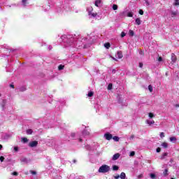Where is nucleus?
I'll list each match as a JSON object with an SVG mask.
<instances>
[{"instance_id": "obj_1", "label": "nucleus", "mask_w": 179, "mask_h": 179, "mask_svg": "<svg viewBox=\"0 0 179 179\" xmlns=\"http://www.w3.org/2000/svg\"><path fill=\"white\" fill-rule=\"evenodd\" d=\"M67 39L64 41L66 43L67 46L75 47V38H73L71 35L66 36Z\"/></svg>"}, {"instance_id": "obj_2", "label": "nucleus", "mask_w": 179, "mask_h": 179, "mask_svg": "<svg viewBox=\"0 0 179 179\" xmlns=\"http://www.w3.org/2000/svg\"><path fill=\"white\" fill-rule=\"evenodd\" d=\"M110 170V166L108 165H102L99 169V173H108Z\"/></svg>"}, {"instance_id": "obj_3", "label": "nucleus", "mask_w": 179, "mask_h": 179, "mask_svg": "<svg viewBox=\"0 0 179 179\" xmlns=\"http://www.w3.org/2000/svg\"><path fill=\"white\" fill-rule=\"evenodd\" d=\"M90 17H96L97 16L96 13H93V7L90 6L87 8Z\"/></svg>"}, {"instance_id": "obj_4", "label": "nucleus", "mask_w": 179, "mask_h": 179, "mask_svg": "<svg viewBox=\"0 0 179 179\" xmlns=\"http://www.w3.org/2000/svg\"><path fill=\"white\" fill-rule=\"evenodd\" d=\"M71 136L73 139H79L80 142H82V136L79 135V133H72Z\"/></svg>"}, {"instance_id": "obj_5", "label": "nucleus", "mask_w": 179, "mask_h": 179, "mask_svg": "<svg viewBox=\"0 0 179 179\" xmlns=\"http://www.w3.org/2000/svg\"><path fill=\"white\" fill-rule=\"evenodd\" d=\"M104 138L107 141H111V139H113V135H111V134H110V133H106L104 134Z\"/></svg>"}, {"instance_id": "obj_6", "label": "nucleus", "mask_w": 179, "mask_h": 179, "mask_svg": "<svg viewBox=\"0 0 179 179\" xmlns=\"http://www.w3.org/2000/svg\"><path fill=\"white\" fill-rule=\"evenodd\" d=\"M38 145V142L37 141H34L31 143H29L30 148H36Z\"/></svg>"}, {"instance_id": "obj_7", "label": "nucleus", "mask_w": 179, "mask_h": 179, "mask_svg": "<svg viewBox=\"0 0 179 179\" xmlns=\"http://www.w3.org/2000/svg\"><path fill=\"white\" fill-rule=\"evenodd\" d=\"M1 106L2 107V109L3 110H5V109L6 108V99H3L2 101L1 102Z\"/></svg>"}, {"instance_id": "obj_8", "label": "nucleus", "mask_w": 179, "mask_h": 179, "mask_svg": "<svg viewBox=\"0 0 179 179\" xmlns=\"http://www.w3.org/2000/svg\"><path fill=\"white\" fill-rule=\"evenodd\" d=\"M120 153H116L115 154L113 157H112V160L115 161V160H118V159H120Z\"/></svg>"}, {"instance_id": "obj_9", "label": "nucleus", "mask_w": 179, "mask_h": 179, "mask_svg": "<svg viewBox=\"0 0 179 179\" xmlns=\"http://www.w3.org/2000/svg\"><path fill=\"white\" fill-rule=\"evenodd\" d=\"M146 124H148V125H153V124H155V120H147L145 121Z\"/></svg>"}, {"instance_id": "obj_10", "label": "nucleus", "mask_w": 179, "mask_h": 179, "mask_svg": "<svg viewBox=\"0 0 179 179\" xmlns=\"http://www.w3.org/2000/svg\"><path fill=\"white\" fill-rule=\"evenodd\" d=\"M95 6H101V0H96L94 3Z\"/></svg>"}, {"instance_id": "obj_11", "label": "nucleus", "mask_w": 179, "mask_h": 179, "mask_svg": "<svg viewBox=\"0 0 179 179\" xmlns=\"http://www.w3.org/2000/svg\"><path fill=\"white\" fill-rule=\"evenodd\" d=\"M171 61L172 62H176L177 61V57H176V55L174 53L171 54Z\"/></svg>"}, {"instance_id": "obj_12", "label": "nucleus", "mask_w": 179, "mask_h": 179, "mask_svg": "<svg viewBox=\"0 0 179 179\" xmlns=\"http://www.w3.org/2000/svg\"><path fill=\"white\" fill-rule=\"evenodd\" d=\"M178 14V11H171V17H176V15Z\"/></svg>"}, {"instance_id": "obj_13", "label": "nucleus", "mask_w": 179, "mask_h": 179, "mask_svg": "<svg viewBox=\"0 0 179 179\" xmlns=\"http://www.w3.org/2000/svg\"><path fill=\"white\" fill-rule=\"evenodd\" d=\"M90 132L87 130H84L82 133L83 136H87V135H90Z\"/></svg>"}, {"instance_id": "obj_14", "label": "nucleus", "mask_w": 179, "mask_h": 179, "mask_svg": "<svg viewBox=\"0 0 179 179\" xmlns=\"http://www.w3.org/2000/svg\"><path fill=\"white\" fill-rule=\"evenodd\" d=\"M170 142H173V143H176V142L177 141V138L176 137H170Z\"/></svg>"}, {"instance_id": "obj_15", "label": "nucleus", "mask_w": 179, "mask_h": 179, "mask_svg": "<svg viewBox=\"0 0 179 179\" xmlns=\"http://www.w3.org/2000/svg\"><path fill=\"white\" fill-rule=\"evenodd\" d=\"M117 58L121 59V58H122V52L121 51L117 52Z\"/></svg>"}, {"instance_id": "obj_16", "label": "nucleus", "mask_w": 179, "mask_h": 179, "mask_svg": "<svg viewBox=\"0 0 179 179\" xmlns=\"http://www.w3.org/2000/svg\"><path fill=\"white\" fill-rule=\"evenodd\" d=\"M136 23L139 26L141 23H142V21L141 20V18H136Z\"/></svg>"}, {"instance_id": "obj_17", "label": "nucleus", "mask_w": 179, "mask_h": 179, "mask_svg": "<svg viewBox=\"0 0 179 179\" xmlns=\"http://www.w3.org/2000/svg\"><path fill=\"white\" fill-rule=\"evenodd\" d=\"M120 177L121 179H125V177H127V176L125 175V173L122 172Z\"/></svg>"}, {"instance_id": "obj_18", "label": "nucleus", "mask_w": 179, "mask_h": 179, "mask_svg": "<svg viewBox=\"0 0 179 179\" xmlns=\"http://www.w3.org/2000/svg\"><path fill=\"white\" fill-rule=\"evenodd\" d=\"M31 134H33V130L31 129H29L27 130V135H31Z\"/></svg>"}, {"instance_id": "obj_19", "label": "nucleus", "mask_w": 179, "mask_h": 179, "mask_svg": "<svg viewBox=\"0 0 179 179\" xmlns=\"http://www.w3.org/2000/svg\"><path fill=\"white\" fill-rule=\"evenodd\" d=\"M162 146L166 149L168 148L169 144H167V143H162Z\"/></svg>"}, {"instance_id": "obj_20", "label": "nucleus", "mask_w": 179, "mask_h": 179, "mask_svg": "<svg viewBox=\"0 0 179 179\" xmlns=\"http://www.w3.org/2000/svg\"><path fill=\"white\" fill-rule=\"evenodd\" d=\"M104 47L106 48L107 50H108V48H110V43H105Z\"/></svg>"}, {"instance_id": "obj_21", "label": "nucleus", "mask_w": 179, "mask_h": 179, "mask_svg": "<svg viewBox=\"0 0 179 179\" xmlns=\"http://www.w3.org/2000/svg\"><path fill=\"white\" fill-rule=\"evenodd\" d=\"M164 176L166 177V176H169V169H165L164 171Z\"/></svg>"}, {"instance_id": "obj_22", "label": "nucleus", "mask_w": 179, "mask_h": 179, "mask_svg": "<svg viewBox=\"0 0 179 179\" xmlns=\"http://www.w3.org/2000/svg\"><path fill=\"white\" fill-rule=\"evenodd\" d=\"M22 141L24 143H27V142H28L29 140L27 139V138L24 137V138H22Z\"/></svg>"}, {"instance_id": "obj_23", "label": "nucleus", "mask_w": 179, "mask_h": 179, "mask_svg": "<svg viewBox=\"0 0 179 179\" xmlns=\"http://www.w3.org/2000/svg\"><path fill=\"white\" fill-rule=\"evenodd\" d=\"M65 66L62 65V64H60L59 66H58V69L59 71H62V69H64Z\"/></svg>"}, {"instance_id": "obj_24", "label": "nucleus", "mask_w": 179, "mask_h": 179, "mask_svg": "<svg viewBox=\"0 0 179 179\" xmlns=\"http://www.w3.org/2000/svg\"><path fill=\"white\" fill-rule=\"evenodd\" d=\"M22 3L23 6H26L27 5V0H22Z\"/></svg>"}, {"instance_id": "obj_25", "label": "nucleus", "mask_w": 179, "mask_h": 179, "mask_svg": "<svg viewBox=\"0 0 179 179\" xmlns=\"http://www.w3.org/2000/svg\"><path fill=\"white\" fill-rule=\"evenodd\" d=\"M113 10H117V9H118V6L117 4H113Z\"/></svg>"}, {"instance_id": "obj_26", "label": "nucleus", "mask_w": 179, "mask_h": 179, "mask_svg": "<svg viewBox=\"0 0 179 179\" xmlns=\"http://www.w3.org/2000/svg\"><path fill=\"white\" fill-rule=\"evenodd\" d=\"M128 17H133L134 13L132 12H129L127 13Z\"/></svg>"}, {"instance_id": "obj_27", "label": "nucleus", "mask_w": 179, "mask_h": 179, "mask_svg": "<svg viewBox=\"0 0 179 179\" xmlns=\"http://www.w3.org/2000/svg\"><path fill=\"white\" fill-rule=\"evenodd\" d=\"M166 156H167V152H164V153L162 155L161 159L163 160V159H165Z\"/></svg>"}, {"instance_id": "obj_28", "label": "nucleus", "mask_w": 179, "mask_h": 179, "mask_svg": "<svg viewBox=\"0 0 179 179\" xmlns=\"http://www.w3.org/2000/svg\"><path fill=\"white\" fill-rule=\"evenodd\" d=\"M20 162H22V163H27V159L26 158H22L20 159Z\"/></svg>"}, {"instance_id": "obj_29", "label": "nucleus", "mask_w": 179, "mask_h": 179, "mask_svg": "<svg viewBox=\"0 0 179 179\" xmlns=\"http://www.w3.org/2000/svg\"><path fill=\"white\" fill-rule=\"evenodd\" d=\"M113 139L115 140V142H118V141H120V138L118 136H114Z\"/></svg>"}, {"instance_id": "obj_30", "label": "nucleus", "mask_w": 179, "mask_h": 179, "mask_svg": "<svg viewBox=\"0 0 179 179\" xmlns=\"http://www.w3.org/2000/svg\"><path fill=\"white\" fill-rule=\"evenodd\" d=\"M150 177L152 179L156 178V175L155 173H150Z\"/></svg>"}, {"instance_id": "obj_31", "label": "nucleus", "mask_w": 179, "mask_h": 179, "mask_svg": "<svg viewBox=\"0 0 179 179\" xmlns=\"http://www.w3.org/2000/svg\"><path fill=\"white\" fill-rule=\"evenodd\" d=\"M149 118H153L155 117V115L152 113H148Z\"/></svg>"}, {"instance_id": "obj_32", "label": "nucleus", "mask_w": 179, "mask_h": 179, "mask_svg": "<svg viewBox=\"0 0 179 179\" xmlns=\"http://www.w3.org/2000/svg\"><path fill=\"white\" fill-rule=\"evenodd\" d=\"M93 92H90L87 94L88 97H93Z\"/></svg>"}, {"instance_id": "obj_33", "label": "nucleus", "mask_w": 179, "mask_h": 179, "mask_svg": "<svg viewBox=\"0 0 179 179\" xmlns=\"http://www.w3.org/2000/svg\"><path fill=\"white\" fill-rule=\"evenodd\" d=\"M113 89V84H109L108 86V90H111Z\"/></svg>"}, {"instance_id": "obj_34", "label": "nucleus", "mask_w": 179, "mask_h": 179, "mask_svg": "<svg viewBox=\"0 0 179 179\" xmlns=\"http://www.w3.org/2000/svg\"><path fill=\"white\" fill-rule=\"evenodd\" d=\"M85 149H87V150H90L92 149V147H90V145H87L85 146Z\"/></svg>"}, {"instance_id": "obj_35", "label": "nucleus", "mask_w": 179, "mask_h": 179, "mask_svg": "<svg viewBox=\"0 0 179 179\" xmlns=\"http://www.w3.org/2000/svg\"><path fill=\"white\" fill-rule=\"evenodd\" d=\"M31 174H32L33 176H36V174H37V172L36 171H30Z\"/></svg>"}, {"instance_id": "obj_36", "label": "nucleus", "mask_w": 179, "mask_h": 179, "mask_svg": "<svg viewBox=\"0 0 179 179\" xmlns=\"http://www.w3.org/2000/svg\"><path fill=\"white\" fill-rule=\"evenodd\" d=\"M129 36H131L132 37V36H134V31L129 30Z\"/></svg>"}, {"instance_id": "obj_37", "label": "nucleus", "mask_w": 179, "mask_h": 179, "mask_svg": "<svg viewBox=\"0 0 179 179\" xmlns=\"http://www.w3.org/2000/svg\"><path fill=\"white\" fill-rule=\"evenodd\" d=\"M148 90H150V92H153V87H152V85H149Z\"/></svg>"}, {"instance_id": "obj_38", "label": "nucleus", "mask_w": 179, "mask_h": 179, "mask_svg": "<svg viewBox=\"0 0 179 179\" xmlns=\"http://www.w3.org/2000/svg\"><path fill=\"white\" fill-rule=\"evenodd\" d=\"M113 170H114L115 171H116L117 170H118V166H117L116 165L113 166Z\"/></svg>"}, {"instance_id": "obj_39", "label": "nucleus", "mask_w": 179, "mask_h": 179, "mask_svg": "<svg viewBox=\"0 0 179 179\" xmlns=\"http://www.w3.org/2000/svg\"><path fill=\"white\" fill-rule=\"evenodd\" d=\"M24 90H26V88L24 87L20 88V92H24Z\"/></svg>"}, {"instance_id": "obj_40", "label": "nucleus", "mask_w": 179, "mask_h": 179, "mask_svg": "<svg viewBox=\"0 0 179 179\" xmlns=\"http://www.w3.org/2000/svg\"><path fill=\"white\" fill-rule=\"evenodd\" d=\"M159 136L160 138H164V132H161Z\"/></svg>"}, {"instance_id": "obj_41", "label": "nucleus", "mask_w": 179, "mask_h": 179, "mask_svg": "<svg viewBox=\"0 0 179 179\" xmlns=\"http://www.w3.org/2000/svg\"><path fill=\"white\" fill-rule=\"evenodd\" d=\"M125 36H127L125 32L123 31V32L121 33V37H125Z\"/></svg>"}, {"instance_id": "obj_42", "label": "nucleus", "mask_w": 179, "mask_h": 179, "mask_svg": "<svg viewBox=\"0 0 179 179\" xmlns=\"http://www.w3.org/2000/svg\"><path fill=\"white\" fill-rule=\"evenodd\" d=\"M3 160H5V157H3V156L0 157V162H3Z\"/></svg>"}, {"instance_id": "obj_43", "label": "nucleus", "mask_w": 179, "mask_h": 179, "mask_svg": "<svg viewBox=\"0 0 179 179\" xmlns=\"http://www.w3.org/2000/svg\"><path fill=\"white\" fill-rule=\"evenodd\" d=\"M175 6H177L179 5V2H178V0H176V2L174 3Z\"/></svg>"}, {"instance_id": "obj_44", "label": "nucleus", "mask_w": 179, "mask_h": 179, "mask_svg": "<svg viewBox=\"0 0 179 179\" xmlns=\"http://www.w3.org/2000/svg\"><path fill=\"white\" fill-rule=\"evenodd\" d=\"M130 156H135V152L134 151H131L130 152Z\"/></svg>"}, {"instance_id": "obj_45", "label": "nucleus", "mask_w": 179, "mask_h": 179, "mask_svg": "<svg viewBox=\"0 0 179 179\" xmlns=\"http://www.w3.org/2000/svg\"><path fill=\"white\" fill-rule=\"evenodd\" d=\"M90 36H88L86 38V40H89L90 43H92L93 41H92V39H90Z\"/></svg>"}, {"instance_id": "obj_46", "label": "nucleus", "mask_w": 179, "mask_h": 179, "mask_svg": "<svg viewBox=\"0 0 179 179\" xmlns=\"http://www.w3.org/2000/svg\"><path fill=\"white\" fill-rule=\"evenodd\" d=\"M134 138H135V136L134 135H131L129 138V140L130 141H132V139H134Z\"/></svg>"}, {"instance_id": "obj_47", "label": "nucleus", "mask_w": 179, "mask_h": 179, "mask_svg": "<svg viewBox=\"0 0 179 179\" xmlns=\"http://www.w3.org/2000/svg\"><path fill=\"white\" fill-rule=\"evenodd\" d=\"M14 150L15 152H19V148L17 147H14Z\"/></svg>"}, {"instance_id": "obj_48", "label": "nucleus", "mask_w": 179, "mask_h": 179, "mask_svg": "<svg viewBox=\"0 0 179 179\" xmlns=\"http://www.w3.org/2000/svg\"><path fill=\"white\" fill-rule=\"evenodd\" d=\"M162 150V149H160V148H157V153H160V151Z\"/></svg>"}, {"instance_id": "obj_49", "label": "nucleus", "mask_w": 179, "mask_h": 179, "mask_svg": "<svg viewBox=\"0 0 179 179\" xmlns=\"http://www.w3.org/2000/svg\"><path fill=\"white\" fill-rule=\"evenodd\" d=\"M13 176H19V173L17 172H13L12 173Z\"/></svg>"}, {"instance_id": "obj_50", "label": "nucleus", "mask_w": 179, "mask_h": 179, "mask_svg": "<svg viewBox=\"0 0 179 179\" xmlns=\"http://www.w3.org/2000/svg\"><path fill=\"white\" fill-rule=\"evenodd\" d=\"M139 14L143 15V10H139Z\"/></svg>"}, {"instance_id": "obj_51", "label": "nucleus", "mask_w": 179, "mask_h": 179, "mask_svg": "<svg viewBox=\"0 0 179 179\" xmlns=\"http://www.w3.org/2000/svg\"><path fill=\"white\" fill-rule=\"evenodd\" d=\"M158 61H159V62H162V61H163V58L159 57Z\"/></svg>"}, {"instance_id": "obj_52", "label": "nucleus", "mask_w": 179, "mask_h": 179, "mask_svg": "<svg viewBox=\"0 0 179 179\" xmlns=\"http://www.w3.org/2000/svg\"><path fill=\"white\" fill-rule=\"evenodd\" d=\"M139 67L143 68V63H139Z\"/></svg>"}, {"instance_id": "obj_53", "label": "nucleus", "mask_w": 179, "mask_h": 179, "mask_svg": "<svg viewBox=\"0 0 179 179\" xmlns=\"http://www.w3.org/2000/svg\"><path fill=\"white\" fill-rule=\"evenodd\" d=\"M120 178V175H117V176H115V179H118Z\"/></svg>"}, {"instance_id": "obj_54", "label": "nucleus", "mask_w": 179, "mask_h": 179, "mask_svg": "<svg viewBox=\"0 0 179 179\" xmlns=\"http://www.w3.org/2000/svg\"><path fill=\"white\" fill-rule=\"evenodd\" d=\"M10 87H12L13 89H15V85H13V84H10Z\"/></svg>"}, {"instance_id": "obj_55", "label": "nucleus", "mask_w": 179, "mask_h": 179, "mask_svg": "<svg viewBox=\"0 0 179 179\" xmlns=\"http://www.w3.org/2000/svg\"><path fill=\"white\" fill-rule=\"evenodd\" d=\"M77 179H83V176H78Z\"/></svg>"}, {"instance_id": "obj_56", "label": "nucleus", "mask_w": 179, "mask_h": 179, "mask_svg": "<svg viewBox=\"0 0 179 179\" xmlns=\"http://www.w3.org/2000/svg\"><path fill=\"white\" fill-rule=\"evenodd\" d=\"M48 49H49L50 50H52V46H49V47H48Z\"/></svg>"}, {"instance_id": "obj_57", "label": "nucleus", "mask_w": 179, "mask_h": 179, "mask_svg": "<svg viewBox=\"0 0 179 179\" xmlns=\"http://www.w3.org/2000/svg\"><path fill=\"white\" fill-rule=\"evenodd\" d=\"M2 148H3L2 145L0 144V150H2Z\"/></svg>"}, {"instance_id": "obj_58", "label": "nucleus", "mask_w": 179, "mask_h": 179, "mask_svg": "<svg viewBox=\"0 0 179 179\" xmlns=\"http://www.w3.org/2000/svg\"><path fill=\"white\" fill-rule=\"evenodd\" d=\"M175 107H179V104L178 103L176 104Z\"/></svg>"}, {"instance_id": "obj_59", "label": "nucleus", "mask_w": 179, "mask_h": 179, "mask_svg": "<svg viewBox=\"0 0 179 179\" xmlns=\"http://www.w3.org/2000/svg\"><path fill=\"white\" fill-rule=\"evenodd\" d=\"M73 162V163H76V159H74Z\"/></svg>"}, {"instance_id": "obj_60", "label": "nucleus", "mask_w": 179, "mask_h": 179, "mask_svg": "<svg viewBox=\"0 0 179 179\" xmlns=\"http://www.w3.org/2000/svg\"><path fill=\"white\" fill-rule=\"evenodd\" d=\"M146 3H147L148 6H149V2L146 1Z\"/></svg>"}, {"instance_id": "obj_61", "label": "nucleus", "mask_w": 179, "mask_h": 179, "mask_svg": "<svg viewBox=\"0 0 179 179\" xmlns=\"http://www.w3.org/2000/svg\"><path fill=\"white\" fill-rule=\"evenodd\" d=\"M64 37H66V36H62V38H64Z\"/></svg>"}, {"instance_id": "obj_62", "label": "nucleus", "mask_w": 179, "mask_h": 179, "mask_svg": "<svg viewBox=\"0 0 179 179\" xmlns=\"http://www.w3.org/2000/svg\"><path fill=\"white\" fill-rule=\"evenodd\" d=\"M64 37H66V36H62V38H64Z\"/></svg>"}, {"instance_id": "obj_63", "label": "nucleus", "mask_w": 179, "mask_h": 179, "mask_svg": "<svg viewBox=\"0 0 179 179\" xmlns=\"http://www.w3.org/2000/svg\"><path fill=\"white\" fill-rule=\"evenodd\" d=\"M140 54H142V52H140Z\"/></svg>"}, {"instance_id": "obj_64", "label": "nucleus", "mask_w": 179, "mask_h": 179, "mask_svg": "<svg viewBox=\"0 0 179 179\" xmlns=\"http://www.w3.org/2000/svg\"><path fill=\"white\" fill-rule=\"evenodd\" d=\"M0 97H1V94H0Z\"/></svg>"}]
</instances>
